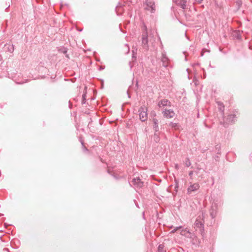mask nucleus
<instances>
[{
	"mask_svg": "<svg viewBox=\"0 0 252 252\" xmlns=\"http://www.w3.org/2000/svg\"><path fill=\"white\" fill-rule=\"evenodd\" d=\"M139 119L141 122H145L147 120V108L144 105L141 106L138 110Z\"/></svg>",
	"mask_w": 252,
	"mask_h": 252,
	"instance_id": "1",
	"label": "nucleus"
},
{
	"mask_svg": "<svg viewBox=\"0 0 252 252\" xmlns=\"http://www.w3.org/2000/svg\"><path fill=\"white\" fill-rule=\"evenodd\" d=\"M145 9L150 11L151 13H155L156 11V6L155 2L153 0H146L144 3Z\"/></svg>",
	"mask_w": 252,
	"mask_h": 252,
	"instance_id": "2",
	"label": "nucleus"
},
{
	"mask_svg": "<svg viewBox=\"0 0 252 252\" xmlns=\"http://www.w3.org/2000/svg\"><path fill=\"white\" fill-rule=\"evenodd\" d=\"M142 46L146 50L149 49L148 32H143L142 35Z\"/></svg>",
	"mask_w": 252,
	"mask_h": 252,
	"instance_id": "3",
	"label": "nucleus"
},
{
	"mask_svg": "<svg viewBox=\"0 0 252 252\" xmlns=\"http://www.w3.org/2000/svg\"><path fill=\"white\" fill-rule=\"evenodd\" d=\"M131 183L136 188H140L143 186V182L141 181L139 177L133 178Z\"/></svg>",
	"mask_w": 252,
	"mask_h": 252,
	"instance_id": "4",
	"label": "nucleus"
},
{
	"mask_svg": "<svg viewBox=\"0 0 252 252\" xmlns=\"http://www.w3.org/2000/svg\"><path fill=\"white\" fill-rule=\"evenodd\" d=\"M199 187L200 186L197 183L190 185L187 189L188 194H190L192 192L196 191L199 189Z\"/></svg>",
	"mask_w": 252,
	"mask_h": 252,
	"instance_id": "5",
	"label": "nucleus"
},
{
	"mask_svg": "<svg viewBox=\"0 0 252 252\" xmlns=\"http://www.w3.org/2000/svg\"><path fill=\"white\" fill-rule=\"evenodd\" d=\"M161 61L162 62L163 66L165 67H167L168 66L169 59L166 56V53L164 52L162 53Z\"/></svg>",
	"mask_w": 252,
	"mask_h": 252,
	"instance_id": "6",
	"label": "nucleus"
},
{
	"mask_svg": "<svg viewBox=\"0 0 252 252\" xmlns=\"http://www.w3.org/2000/svg\"><path fill=\"white\" fill-rule=\"evenodd\" d=\"M217 213V205L216 203L212 204L210 209V214L212 219L216 217Z\"/></svg>",
	"mask_w": 252,
	"mask_h": 252,
	"instance_id": "7",
	"label": "nucleus"
},
{
	"mask_svg": "<svg viewBox=\"0 0 252 252\" xmlns=\"http://www.w3.org/2000/svg\"><path fill=\"white\" fill-rule=\"evenodd\" d=\"M162 113L163 116L166 118H172L175 115V113L172 109H165Z\"/></svg>",
	"mask_w": 252,
	"mask_h": 252,
	"instance_id": "8",
	"label": "nucleus"
},
{
	"mask_svg": "<svg viewBox=\"0 0 252 252\" xmlns=\"http://www.w3.org/2000/svg\"><path fill=\"white\" fill-rule=\"evenodd\" d=\"M3 50L6 53L12 54L14 50V45L13 44H6L3 47Z\"/></svg>",
	"mask_w": 252,
	"mask_h": 252,
	"instance_id": "9",
	"label": "nucleus"
},
{
	"mask_svg": "<svg viewBox=\"0 0 252 252\" xmlns=\"http://www.w3.org/2000/svg\"><path fill=\"white\" fill-rule=\"evenodd\" d=\"M152 122L153 123V127L154 130L156 131V132H158L159 127L158 120L156 118H153L152 119Z\"/></svg>",
	"mask_w": 252,
	"mask_h": 252,
	"instance_id": "10",
	"label": "nucleus"
},
{
	"mask_svg": "<svg viewBox=\"0 0 252 252\" xmlns=\"http://www.w3.org/2000/svg\"><path fill=\"white\" fill-rule=\"evenodd\" d=\"M176 2L177 4L180 6L182 9H186L187 6L186 0H176Z\"/></svg>",
	"mask_w": 252,
	"mask_h": 252,
	"instance_id": "11",
	"label": "nucleus"
},
{
	"mask_svg": "<svg viewBox=\"0 0 252 252\" xmlns=\"http://www.w3.org/2000/svg\"><path fill=\"white\" fill-rule=\"evenodd\" d=\"M158 105L160 107V105H162L163 106H171V103L170 101H169L168 100L164 99L161 100L158 102Z\"/></svg>",
	"mask_w": 252,
	"mask_h": 252,
	"instance_id": "12",
	"label": "nucleus"
},
{
	"mask_svg": "<svg viewBox=\"0 0 252 252\" xmlns=\"http://www.w3.org/2000/svg\"><path fill=\"white\" fill-rule=\"evenodd\" d=\"M233 36L234 38L237 40H241L242 36L241 33L239 31H235L233 33Z\"/></svg>",
	"mask_w": 252,
	"mask_h": 252,
	"instance_id": "13",
	"label": "nucleus"
},
{
	"mask_svg": "<svg viewBox=\"0 0 252 252\" xmlns=\"http://www.w3.org/2000/svg\"><path fill=\"white\" fill-rule=\"evenodd\" d=\"M217 103L218 104V109L219 111L221 112L222 115H224V106L223 104L220 102V101H217Z\"/></svg>",
	"mask_w": 252,
	"mask_h": 252,
	"instance_id": "14",
	"label": "nucleus"
},
{
	"mask_svg": "<svg viewBox=\"0 0 252 252\" xmlns=\"http://www.w3.org/2000/svg\"><path fill=\"white\" fill-rule=\"evenodd\" d=\"M153 139L156 143H158L160 141V137L158 132L155 131V133L153 136Z\"/></svg>",
	"mask_w": 252,
	"mask_h": 252,
	"instance_id": "15",
	"label": "nucleus"
},
{
	"mask_svg": "<svg viewBox=\"0 0 252 252\" xmlns=\"http://www.w3.org/2000/svg\"><path fill=\"white\" fill-rule=\"evenodd\" d=\"M236 118V117L235 114H231L228 116L227 119L229 122L233 123L235 122Z\"/></svg>",
	"mask_w": 252,
	"mask_h": 252,
	"instance_id": "16",
	"label": "nucleus"
},
{
	"mask_svg": "<svg viewBox=\"0 0 252 252\" xmlns=\"http://www.w3.org/2000/svg\"><path fill=\"white\" fill-rule=\"evenodd\" d=\"M164 245L160 244L158 248L157 252H166V251L164 249Z\"/></svg>",
	"mask_w": 252,
	"mask_h": 252,
	"instance_id": "17",
	"label": "nucleus"
},
{
	"mask_svg": "<svg viewBox=\"0 0 252 252\" xmlns=\"http://www.w3.org/2000/svg\"><path fill=\"white\" fill-rule=\"evenodd\" d=\"M185 164L186 166H187V167H189L191 165V162H190L189 158H187L186 159Z\"/></svg>",
	"mask_w": 252,
	"mask_h": 252,
	"instance_id": "18",
	"label": "nucleus"
},
{
	"mask_svg": "<svg viewBox=\"0 0 252 252\" xmlns=\"http://www.w3.org/2000/svg\"><path fill=\"white\" fill-rule=\"evenodd\" d=\"M169 126H171V127H173V128H176L177 127V126H178V124L177 123H173V122H171L169 124Z\"/></svg>",
	"mask_w": 252,
	"mask_h": 252,
	"instance_id": "19",
	"label": "nucleus"
},
{
	"mask_svg": "<svg viewBox=\"0 0 252 252\" xmlns=\"http://www.w3.org/2000/svg\"><path fill=\"white\" fill-rule=\"evenodd\" d=\"M86 94H84L82 95V104H85V102H86Z\"/></svg>",
	"mask_w": 252,
	"mask_h": 252,
	"instance_id": "20",
	"label": "nucleus"
},
{
	"mask_svg": "<svg viewBox=\"0 0 252 252\" xmlns=\"http://www.w3.org/2000/svg\"><path fill=\"white\" fill-rule=\"evenodd\" d=\"M182 227L181 226L176 227L173 230L171 231V233H175L178 230L181 229Z\"/></svg>",
	"mask_w": 252,
	"mask_h": 252,
	"instance_id": "21",
	"label": "nucleus"
},
{
	"mask_svg": "<svg viewBox=\"0 0 252 252\" xmlns=\"http://www.w3.org/2000/svg\"><path fill=\"white\" fill-rule=\"evenodd\" d=\"M194 171H190L189 173V176L190 179L192 180V176L193 174Z\"/></svg>",
	"mask_w": 252,
	"mask_h": 252,
	"instance_id": "22",
	"label": "nucleus"
},
{
	"mask_svg": "<svg viewBox=\"0 0 252 252\" xmlns=\"http://www.w3.org/2000/svg\"><path fill=\"white\" fill-rule=\"evenodd\" d=\"M80 142L81 143V144L82 145V147H83V151H88V150L87 149V148L86 147H85V146L84 145V143H83V142L82 141V140H80Z\"/></svg>",
	"mask_w": 252,
	"mask_h": 252,
	"instance_id": "23",
	"label": "nucleus"
},
{
	"mask_svg": "<svg viewBox=\"0 0 252 252\" xmlns=\"http://www.w3.org/2000/svg\"><path fill=\"white\" fill-rule=\"evenodd\" d=\"M142 28V30L143 31V32H147V27H146V25L144 24H143V25Z\"/></svg>",
	"mask_w": 252,
	"mask_h": 252,
	"instance_id": "24",
	"label": "nucleus"
},
{
	"mask_svg": "<svg viewBox=\"0 0 252 252\" xmlns=\"http://www.w3.org/2000/svg\"><path fill=\"white\" fill-rule=\"evenodd\" d=\"M175 168L177 169V170H178L179 169V165L178 164H176L175 165Z\"/></svg>",
	"mask_w": 252,
	"mask_h": 252,
	"instance_id": "25",
	"label": "nucleus"
},
{
	"mask_svg": "<svg viewBox=\"0 0 252 252\" xmlns=\"http://www.w3.org/2000/svg\"><path fill=\"white\" fill-rule=\"evenodd\" d=\"M125 46L127 48V53H128L129 52V46H128L127 44H126Z\"/></svg>",
	"mask_w": 252,
	"mask_h": 252,
	"instance_id": "26",
	"label": "nucleus"
},
{
	"mask_svg": "<svg viewBox=\"0 0 252 252\" xmlns=\"http://www.w3.org/2000/svg\"><path fill=\"white\" fill-rule=\"evenodd\" d=\"M194 0L198 3H200L203 0Z\"/></svg>",
	"mask_w": 252,
	"mask_h": 252,
	"instance_id": "27",
	"label": "nucleus"
},
{
	"mask_svg": "<svg viewBox=\"0 0 252 252\" xmlns=\"http://www.w3.org/2000/svg\"><path fill=\"white\" fill-rule=\"evenodd\" d=\"M200 169L199 168H197V170H195L194 171V172L196 174H198V173H199V171L198 170H199Z\"/></svg>",
	"mask_w": 252,
	"mask_h": 252,
	"instance_id": "28",
	"label": "nucleus"
},
{
	"mask_svg": "<svg viewBox=\"0 0 252 252\" xmlns=\"http://www.w3.org/2000/svg\"><path fill=\"white\" fill-rule=\"evenodd\" d=\"M26 82L25 81H22V82H17V84H24Z\"/></svg>",
	"mask_w": 252,
	"mask_h": 252,
	"instance_id": "29",
	"label": "nucleus"
},
{
	"mask_svg": "<svg viewBox=\"0 0 252 252\" xmlns=\"http://www.w3.org/2000/svg\"><path fill=\"white\" fill-rule=\"evenodd\" d=\"M199 65V63H194L193 64H192V66H194L195 65Z\"/></svg>",
	"mask_w": 252,
	"mask_h": 252,
	"instance_id": "30",
	"label": "nucleus"
},
{
	"mask_svg": "<svg viewBox=\"0 0 252 252\" xmlns=\"http://www.w3.org/2000/svg\"><path fill=\"white\" fill-rule=\"evenodd\" d=\"M198 222H196V225H198Z\"/></svg>",
	"mask_w": 252,
	"mask_h": 252,
	"instance_id": "31",
	"label": "nucleus"
},
{
	"mask_svg": "<svg viewBox=\"0 0 252 252\" xmlns=\"http://www.w3.org/2000/svg\"><path fill=\"white\" fill-rule=\"evenodd\" d=\"M134 54H133V55H132V58H134Z\"/></svg>",
	"mask_w": 252,
	"mask_h": 252,
	"instance_id": "32",
	"label": "nucleus"
},
{
	"mask_svg": "<svg viewBox=\"0 0 252 252\" xmlns=\"http://www.w3.org/2000/svg\"><path fill=\"white\" fill-rule=\"evenodd\" d=\"M251 2H252V0H251Z\"/></svg>",
	"mask_w": 252,
	"mask_h": 252,
	"instance_id": "33",
	"label": "nucleus"
}]
</instances>
